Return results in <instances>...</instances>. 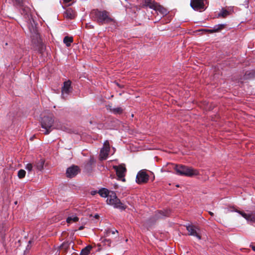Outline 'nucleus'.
Listing matches in <instances>:
<instances>
[{"label": "nucleus", "instance_id": "obj_1", "mask_svg": "<svg viewBox=\"0 0 255 255\" xmlns=\"http://www.w3.org/2000/svg\"><path fill=\"white\" fill-rule=\"evenodd\" d=\"M40 124L41 128L44 129V134H48L53 129L64 130L65 128L58 120H55L52 113H45L41 118Z\"/></svg>", "mask_w": 255, "mask_h": 255}, {"label": "nucleus", "instance_id": "obj_2", "mask_svg": "<svg viewBox=\"0 0 255 255\" xmlns=\"http://www.w3.org/2000/svg\"><path fill=\"white\" fill-rule=\"evenodd\" d=\"M93 17L100 24L108 23L113 21V19L110 16V13L106 10L100 11L98 9L92 12Z\"/></svg>", "mask_w": 255, "mask_h": 255}, {"label": "nucleus", "instance_id": "obj_3", "mask_svg": "<svg viewBox=\"0 0 255 255\" xmlns=\"http://www.w3.org/2000/svg\"><path fill=\"white\" fill-rule=\"evenodd\" d=\"M174 169L177 174L182 176L192 177L199 174L198 170L183 165H175Z\"/></svg>", "mask_w": 255, "mask_h": 255}, {"label": "nucleus", "instance_id": "obj_4", "mask_svg": "<svg viewBox=\"0 0 255 255\" xmlns=\"http://www.w3.org/2000/svg\"><path fill=\"white\" fill-rule=\"evenodd\" d=\"M106 202L107 204L113 206L115 208L124 210L127 208V206L122 203L121 200L117 197L114 192H111Z\"/></svg>", "mask_w": 255, "mask_h": 255}, {"label": "nucleus", "instance_id": "obj_5", "mask_svg": "<svg viewBox=\"0 0 255 255\" xmlns=\"http://www.w3.org/2000/svg\"><path fill=\"white\" fill-rule=\"evenodd\" d=\"M71 84L72 82L69 80L63 83V85L61 88V97L64 100H66L68 96L73 91Z\"/></svg>", "mask_w": 255, "mask_h": 255}, {"label": "nucleus", "instance_id": "obj_6", "mask_svg": "<svg viewBox=\"0 0 255 255\" xmlns=\"http://www.w3.org/2000/svg\"><path fill=\"white\" fill-rule=\"evenodd\" d=\"M113 168L116 172V175L118 176V179L125 182L126 181L125 176L127 171L125 165L124 164L116 165L113 166Z\"/></svg>", "mask_w": 255, "mask_h": 255}, {"label": "nucleus", "instance_id": "obj_7", "mask_svg": "<svg viewBox=\"0 0 255 255\" xmlns=\"http://www.w3.org/2000/svg\"><path fill=\"white\" fill-rule=\"evenodd\" d=\"M149 180V175L146 173V170H141L137 174L136 177V182L140 184L146 183Z\"/></svg>", "mask_w": 255, "mask_h": 255}, {"label": "nucleus", "instance_id": "obj_8", "mask_svg": "<svg viewBox=\"0 0 255 255\" xmlns=\"http://www.w3.org/2000/svg\"><path fill=\"white\" fill-rule=\"evenodd\" d=\"M190 6L195 10L202 11L205 9L204 0H191Z\"/></svg>", "mask_w": 255, "mask_h": 255}, {"label": "nucleus", "instance_id": "obj_9", "mask_svg": "<svg viewBox=\"0 0 255 255\" xmlns=\"http://www.w3.org/2000/svg\"><path fill=\"white\" fill-rule=\"evenodd\" d=\"M186 230L188 232V235L195 236L197 237L199 240L201 239V236L199 234L198 231H200V229L196 226L192 225H188L186 226Z\"/></svg>", "mask_w": 255, "mask_h": 255}, {"label": "nucleus", "instance_id": "obj_10", "mask_svg": "<svg viewBox=\"0 0 255 255\" xmlns=\"http://www.w3.org/2000/svg\"><path fill=\"white\" fill-rule=\"evenodd\" d=\"M234 211L240 214L247 221L255 222V210L253 211H251L248 213H246L244 211H241L238 210H234Z\"/></svg>", "mask_w": 255, "mask_h": 255}, {"label": "nucleus", "instance_id": "obj_11", "mask_svg": "<svg viewBox=\"0 0 255 255\" xmlns=\"http://www.w3.org/2000/svg\"><path fill=\"white\" fill-rule=\"evenodd\" d=\"M80 172V168L78 166L72 165L67 169L66 176L68 178H73Z\"/></svg>", "mask_w": 255, "mask_h": 255}, {"label": "nucleus", "instance_id": "obj_12", "mask_svg": "<svg viewBox=\"0 0 255 255\" xmlns=\"http://www.w3.org/2000/svg\"><path fill=\"white\" fill-rule=\"evenodd\" d=\"M225 25L220 24L216 25L214 26L213 29H201L198 30L199 32H202V33H205L206 32L214 33L219 32L221 30L225 28Z\"/></svg>", "mask_w": 255, "mask_h": 255}, {"label": "nucleus", "instance_id": "obj_13", "mask_svg": "<svg viewBox=\"0 0 255 255\" xmlns=\"http://www.w3.org/2000/svg\"><path fill=\"white\" fill-rule=\"evenodd\" d=\"M64 17L67 19H72L76 17V11L71 8H67L63 14Z\"/></svg>", "mask_w": 255, "mask_h": 255}, {"label": "nucleus", "instance_id": "obj_14", "mask_svg": "<svg viewBox=\"0 0 255 255\" xmlns=\"http://www.w3.org/2000/svg\"><path fill=\"white\" fill-rule=\"evenodd\" d=\"M143 4L142 7H147L154 9L157 2H155L154 0H142Z\"/></svg>", "mask_w": 255, "mask_h": 255}, {"label": "nucleus", "instance_id": "obj_15", "mask_svg": "<svg viewBox=\"0 0 255 255\" xmlns=\"http://www.w3.org/2000/svg\"><path fill=\"white\" fill-rule=\"evenodd\" d=\"M106 108L107 110L115 115H120L122 114L124 111V109L122 107L113 108L112 106L111 105L106 106Z\"/></svg>", "mask_w": 255, "mask_h": 255}, {"label": "nucleus", "instance_id": "obj_16", "mask_svg": "<svg viewBox=\"0 0 255 255\" xmlns=\"http://www.w3.org/2000/svg\"><path fill=\"white\" fill-rule=\"evenodd\" d=\"M109 151L110 146H107L106 147H103L100 151V158L102 160L106 159L109 155Z\"/></svg>", "mask_w": 255, "mask_h": 255}, {"label": "nucleus", "instance_id": "obj_17", "mask_svg": "<svg viewBox=\"0 0 255 255\" xmlns=\"http://www.w3.org/2000/svg\"><path fill=\"white\" fill-rule=\"evenodd\" d=\"M45 160L43 158L37 159L34 163V167L39 171H41L43 169Z\"/></svg>", "mask_w": 255, "mask_h": 255}, {"label": "nucleus", "instance_id": "obj_18", "mask_svg": "<svg viewBox=\"0 0 255 255\" xmlns=\"http://www.w3.org/2000/svg\"><path fill=\"white\" fill-rule=\"evenodd\" d=\"M154 10L158 11L160 14L163 15H166L168 13V10L164 7L162 5L159 4L158 3H157Z\"/></svg>", "mask_w": 255, "mask_h": 255}, {"label": "nucleus", "instance_id": "obj_19", "mask_svg": "<svg viewBox=\"0 0 255 255\" xmlns=\"http://www.w3.org/2000/svg\"><path fill=\"white\" fill-rule=\"evenodd\" d=\"M112 191H109L107 188H103L98 191V193L103 198H109Z\"/></svg>", "mask_w": 255, "mask_h": 255}, {"label": "nucleus", "instance_id": "obj_20", "mask_svg": "<svg viewBox=\"0 0 255 255\" xmlns=\"http://www.w3.org/2000/svg\"><path fill=\"white\" fill-rule=\"evenodd\" d=\"M230 14V12L225 9L223 8L221 11L218 13V17H223L225 18L227 17L228 15Z\"/></svg>", "mask_w": 255, "mask_h": 255}, {"label": "nucleus", "instance_id": "obj_21", "mask_svg": "<svg viewBox=\"0 0 255 255\" xmlns=\"http://www.w3.org/2000/svg\"><path fill=\"white\" fill-rule=\"evenodd\" d=\"M91 249L92 246L90 245L87 246L81 251L80 255H88L90 254Z\"/></svg>", "mask_w": 255, "mask_h": 255}, {"label": "nucleus", "instance_id": "obj_22", "mask_svg": "<svg viewBox=\"0 0 255 255\" xmlns=\"http://www.w3.org/2000/svg\"><path fill=\"white\" fill-rule=\"evenodd\" d=\"M73 41V39L72 37L69 36H65L64 38L63 42L66 44L67 46H69L71 45V43Z\"/></svg>", "mask_w": 255, "mask_h": 255}, {"label": "nucleus", "instance_id": "obj_23", "mask_svg": "<svg viewBox=\"0 0 255 255\" xmlns=\"http://www.w3.org/2000/svg\"><path fill=\"white\" fill-rule=\"evenodd\" d=\"M79 218L76 216H71L67 218L66 221L68 223H71L72 222H76L78 221Z\"/></svg>", "mask_w": 255, "mask_h": 255}, {"label": "nucleus", "instance_id": "obj_24", "mask_svg": "<svg viewBox=\"0 0 255 255\" xmlns=\"http://www.w3.org/2000/svg\"><path fill=\"white\" fill-rule=\"evenodd\" d=\"M26 172L23 169H20L18 171L17 176L19 178L22 179L25 176Z\"/></svg>", "mask_w": 255, "mask_h": 255}, {"label": "nucleus", "instance_id": "obj_25", "mask_svg": "<svg viewBox=\"0 0 255 255\" xmlns=\"http://www.w3.org/2000/svg\"><path fill=\"white\" fill-rule=\"evenodd\" d=\"M95 162V160L93 158H90V159L88 161L86 165H85L86 168H90L93 164Z\"/></svg>", "mask_w": 255, "mask_h": 255}, {"label": "nucleus", "instance_id": "obj_26", "mask_svg": "<svg viewBox=\"0 0 255 255\" xmlns=\"http://www.w3.org/2000/svg\"><path fill=\"white\" fill-rule=\"evenodd\" d=\"M159 214H160L161 215H158L159 217H160L161 216H169V213L168 211H159Z\"/></svg>", "mask_w": 255, "mask_h": 255}, {"label": "nucleus", "instance_id": "obj_27", "mask_svg": "<svg viewBox=\"0 0 255 255\" xmlns=\"http://www.w3.org/2000/svg\"><path fill=\"white\" fill-rule=\"evenodd\" d=\"M33 165L31 163H28L26 164L25 169L28 170L29 172H30L32 170Z\"/></svg>", "mask_w": 255, "mask_h": 255}, {"label": "nucleus", "instance_id": "obj_28", "mask_svg": "<svg viewBox=\"0 0 255 255\" xmlns=\"http://www.w3.org/2000/svg\"><path fill=\"white\" fill-rule=\"evenodd\" d=\"M110 233H111V230L110 229H108L105 231V235L106 236H109Z\"/></svg>", "mask_w": 255, "mask_h": 255}, {"label": "nucleus", "instance_id": "obj_29", "mask_svg": "<svg viewBox=\"0 0 255 255\" xmlns=\"http://www.w3.org/2000/svg\"><path fill=\"white\" fill-rule=\"evenodd\" d=\"M86 27L87 28H93L94 26L91 25L90 23H88L86 24Z\"/></svg>", "mask_w": 255, "mask_h": 255}, {"label": "nucleus", "instance_id": "obj_30", "mask_svg": "<svg viewBox=\"0 0 255 255\" xmlns=\"http://www.w3.org/2000/svg\"><path fill=\"white\" fill-rule=\"evenodd\" d=\"M107 146H110L109 142L108 141H106V142H105L104 144V147H106Z\"/></svg>", "mask_w": 255, "mask_h": 255}, {"label": "nucleus", "instance_id": "obj_31", "mask_svg": "<svg viewBox=\"0 0 255 255\" xmlns=\"http://www.w3.org/2000/svg\"><path fill=\"white\" fill-rule=\"evenodd\" d=\"M98 191H92L91 192V195H96L97 193H98Z\"/></svg>", "mask_w": 255, "mask_h": 255}, {"label": "nucleus", "instance_id": "obj_32", "mask_svg": "<svg viewBox=\"0 0 255 255\" xmlns=\"http://www.w3.org/2000/svg\"><path fill=\"white\" fill-rule=\"evenodd\" d=\"M250 247L252 249V250L255 252V246L253 244H251Z\"/></svg>", "mask_w": 255, "mask_h": 255}, {"label": "nucleus", "instance_id": "obj_33", "mask_svg": "<svg viewBox=\"0 0 255 255\" xmlns=\"http://www.w3.org/2000/svg\"><path fill=\"white\" fill-rule=\"evenodd\" d=\"M115 233H118V230H114V231H111V233H112V234H115Z\"/></svg>", "mask_w": 255, "mask_h": 255}, {"label": "nucleus", "instance_id": "obj_34", "mask_svg": "<svg viewBox=\"0 0 255 255\" xmlns=\"http://www.w3.org/2000/svg\"><path fill=\"white\" fill-rule=\"evenodd\" d=\"M15 0L18 4H20L22 2V0Z\"/></svg>", "mask_w": 255, "mask_h": 255}, {"label": "nucleus", "instance_id": "obj_35", "mask_svg": "<svg viewBox=\"0 0 255 255\" xmlns=\"http://www.w3.org/2000/svg\"><path fill=\"white\" fill-rule=\"evenodd\" d=\"M72 0H63V1L65 2V3H68V2H69L70 1H71Z\"/></svg>", "mask_w": 255, "mask_h": 255}, {"label": "nucleus", "instance_id": "obj_36", "mask_svg": "<svg viewBox=\"0 0 255 255\" xmlns=\"http://www.w3.org/2000/svg\"><path fill=\"white\" fill-rule=\"evenodd\" d=\"M209 214L211 216H214V213L211 211H209Z\"/></svg>", "mask_w": 255, "mask_h": 255}, {"label": "nucleus", "instance_id": "obj_37", "mask_svg": "<svg viewBox=\"0 0 255 255\" xmlns=\"http://www.w3.org/2000/svg\"><path fill=\"white\" fill-rule=\"evenodd\" d=\"M83 229H84V227L83 226H81V227H79V230H82Z\"/></svg>", "mask_w": 255, "mask_h": 255}, {"label": "nucleus", "instance_id": "obj_38", "mask_svg": "<svg viewBox=\"0 0 255 255\" xmlns=\"http://www.w3.org/2000/svg\"><path fill=\"white\" fill-rule=\"evenodd\" d=\"M99 217V216L98 214L95 215V218L98 219Z\"/></svg>", "mask_w": 255, "mask_h": 255}, {"label": "nucleus", "instance_id": "obj_39", "mask_svg": "<svg viewBox=\"0 0 255 255\" xmlns=\"http://www.w3.org/2000/svg\"><path fill=\"white\" fill-rule=\"evenodd\" d=\"M106 241H107V242H109L110 244L111 243V241H110L109 240H106Z\"/></svg>", "mask_w": 255, "mask_h": 255}, {"label": "nucleus", "instance_id": "obj_40", "mask_svg": "<svg viewBox=\"0 0 255 255\" xmlns=\"http://www.w3.org/2000/svg\"><path fill=\"white\" fill-rule=\"evenodd\" d=\"M33 31H34V32L36 33V29H33Z\"/></svg>", "mask_w": 255, "mask_h": 255}, {"label": "nucleus", "instance_id": "obj_41", "mask_svg": "<svg viewBox=\"0 0 255 255\" xmlns=\"http://www.w3.org/2000/svg\"><path fill=\"white\" fill-rule=\"evenodd\" d=\"M36 37H38V34L36 33Z\"/></svg>", "mask_w": 255, "mask_h": 255}]
</instances>
